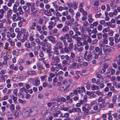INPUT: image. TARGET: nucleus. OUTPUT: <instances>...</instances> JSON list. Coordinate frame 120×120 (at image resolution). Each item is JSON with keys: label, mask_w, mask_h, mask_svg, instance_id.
<instances>
[{"label": "nucleus", "mask_w": 120, "mask_h": 120, "mask_svg": "<svg viewBox=\"0 0 120 120\" xmlns=\"http://www.w3.org/2000/svg\"><path fill=\"white\" fill-rule=\"evenodd\" d=\"M60 69L61 70L64 71L66 70L67 69L66 66L65 65L63 66V67H60Z\"/></svg>", "instance_id": "obj_62"}, {"label": "nucleus", "mask_w": 120, "mask_h": 120, "mask_svg": "<svg viewBox=\"0 0 120 120\" xmlns=\"http://www.w3.org/2000/svg\"><path fill=\"white\" fill-rule=\"evenodd\" d=\"M61 58L62 59H65L66 60H68L69 58V57L68 55L66 56L62 55L61 56Z\"/></svg>", "instance_id": "obj_30"}, {"label": "nucleus", "mask_w": 120, "mask_h": 120, "mask_svg": "<svg viewBox=\"0 0 120 120\" xmlns=\"http://www.w3.org/2000/svg\"><path fill=\"white\" fill-rule=\"evenodd\" d=\"M64 49L65 52H66L68 53L70 51L69 50L68 48V47H65Z\"/></svg>", "instance_id": "obj_61"}, {"label": "nucleus", "mask_w": 120, "mask_h": 120, "mask_svg": "<svg viewBox=\"0 0 120 120\" xmlns=\"http://www.w3.org/2000/svg\"><path fill=\"white\" fill-rule=\"evenodd\" d=\"M82 45V42L80 41L77 42V45L78 47H80Z\"/></svg>", "instance_id": "obj_55"}, {"label": "nucleus", "mask_w": 120, "mask_h": 120, "mask_svg": "<svg viewBox=\"0 0 120 120\" xmlns=\"http://www.w3.org/2000/svg\"><path fill=\"white\" fill-rule=\"evenodd\" d=\"M32 45H33V44H31L28 41L24 45L25 47H27L28 48H31Z\"/></svg>", "instance_id": "obj_17"}, {"label": "nucleus", "mask_w": 120, "mask_h": 120, "mask_svg": "<svg viewBox=\"0 0 120 120\" xmlns=\"http://www.w3.org/2000/svg\"><path fill=\"white\" fill-rule=\"evenodd\" d=\"M54 50V53L56 55H58L59 54V52L58 51V49L57 48L55 47L53 49Z\"/></svg>", "instance_id": "obj_27"}, {"label": "nucleus", "mask_w": 120, "mask_h": 120, "mask_svg": "<svg viewBox=\"0 0 120 120\" xmlns=\"http://www.w3.org/2000/svg\"><path fill=\"white\" fill-rule=\"evenodd\" d=\"M73 43H70L68 45V48L70 51H72L73 50Z\"/></svg>", "instance_id": "obj_21"}, {"label": "nucleus", "mask_w": 120, "mask_h": 120, "mask_svg": "<svg viewBox=\"0 0 120 120\" xmlns=\"http://www.w3.org/2000/svg\"><path fill=\"white\" fill-rule=\"evenodd\" d=\"M5 73V70H1L0 71V77H1L3 75H4Z\"/></svg>", "instance_id": "obj_38"}, {"label": "nucleus", "mask_w": 120, "mask_h": 120, "mask_svg": "<svg viewBox=\"0 0 120 120\" xmlns=\"http://www.w3.org/2000/svg\"><path fill=\"white\" fill-rule=\"evenodd\" d=\"M21 32L20 35L17 36V38L21 42H23L28 37V33L27 30L23 28L21 29Z\"/></svg>", "instance_id": "obj_1"}, {"label": "nucleus", "mask_w": 120, "mask_h": 120, "mask_svg": "<svg viewBox=\"0 0 120 120\" xmlns=\"http://www.w3.org/2000/svg\"><path fill=\"white\" fill-rule=\"evenodd\" d=\"M117 99V97L116 95H115L112 97V102L113 103L115 104L116 103V100Z\"/></svg>", "instance_id": "obj_31"}, {"label": "nucleus", "mask_w": 120, "mask_h": 120, "mask_svg": "<svg viewBox=\"0 0 120 120\" xmlns=\"http://www.w3.org/2000/svg\"><path fill=\"white\" fill-rule=\"evenodd\" d=\"M12 18L14 22L20 20L21 19V17L19 16L18 12L13 15Z\"/></svg>", "instance_id": "obj_3"}, {"label": "nucleus", "mask_w": 120, "mask_h": 120, "mask_svg": "<svg viewBox=\"0 0 120 120\" xmlns=\"http://www.w3.org/2000/svg\"><path fill=\"white\" fill-rule=\"evenodd\" d=\"M77 58L78 59L77 61L78 63H81L83 62V59L81 57H77Z\"/></svg>", "instance_id": "obj_33"}, {"label": "nucleus", "mask_w": 120, "mask_h": 120, "mask_svg": "<svg viewBox=\"0 0 120 120\" xmlns=\"http://www.w3.org/2000/svg\"><path fill=\"white\" fill-rule=\"evenodd\" d=\"M89 24L86 21H85L83 22V26L85 27L87 26Z\"/></svg>", "instance_id": "obj_63"}, {"label": "nucleus", "mask_w": 120, "mask_h": 120, "mask_svg": "<svg viewBox=\"0 0 120 120\" xmlns=\"http://www.w3.org/2000/svg\"><path fill=\"white\" fill-rule=\"evenodd\" d=\"M86 27L82 26L81 32L82 33H83L86 30Z\"/></svg>", "instance_id": "obj_52"}, {"label": "nucleus", "mask_w": 120, "mask_h": 120, "mask_svg": "<svg viewBox=\"0 0 120 120\" xmlns=\"http://www.w3.org/2000/svg\"><path fill=\"white\" fill-rule=\"evenodd\" d=\"M34 35H32V36L30 35L29 37V40L30 41H34V39L33 37V36Z\"/></svg>", "instance_id": "obj_43"}, {"label": "nucleus", "mask_w": 120, "mask_h": 120, "mask_svg": "<svg viewBox=\"0 0 120 120\" xmlns=\"http://www.w3.org/2000/svg\"><path fill=\"white\" fill-rule=\"evenodd\" d=\"M36 28L37 30L39 32H40L41 30V26H40L38 25L36 26Z\"/></svg>", "instance_id": "obj_40"}, {"label": "nucleus", "mask_w": 120, "mask_h": 120, "mask_svg": "<svg viewBox=\"0 0 120 120\" xmlns=\"http://www.w3.org/2000/svg\"><path fill=\"white\" fill-rule=\"evenodd\" d=\"M43 22V20L41 18L39 19L38 21V23L40 25H41L42 23Z\"/></svg>", "instance_id": "obj_64"}, {"label": "nucleus", "mask_w": 120, "mask_h": 120, "mask_svg": "<svg viewBox=\"0 0 120 120\" xmlns=\"http://www.w3.org/2000/svg\"><path fill=\"white\" fill-rule=\"evenodd\" d=\"M18 89H14L13 91V93L16 96H17V93Z\"/></svg>", "instance_id": "obj_49"}, {"label": "nucleus", "mask_w": 120, "mask_h": 120, "mask_svg": "<svg viewBox=\"0 0 120 120\" xmlns=\"http://www.w3.org/2000/svg\"><path fill=\"white\" fill-rule=\"evenodd\" d=\"M72 38L76 40V41H77V42H78V41H80L81 40V38L80 37L72 36Z\"/></svg>", "instance_id": "obj_20"}, {"label": "nucleus", "mask_w": 120, "mask_h": 120, "mask_svg": "<svg viewBox=\"0 0 120 120\" xmlns=\"http://www.w3.org/2000/svg\"><path fill=\"white\" fill-rule=\"evenodd\" d=\"M39 12L38 10H36L35 11L33 12V13H32V14H33L34 15H37L39 14Z\"/></svg>", "instance_id": "obj_48"}, {"label": "nucleus", "mask_w": 120, "mask_h": 120, "mask_svg": "<svg viewBox=\"0 0 120 120\" xmlns=\"http://www.w3.org/2000/svg\"><path fill=\"white\" fill-rule=\"evenodd\" d=\"M18 10L19 11V13L20 14L22 15L24 13V12L23 11L22 8L21 7H19L18 8Z\"/></svg>", "instance_id": "obj_19"}, {"label": "nucleus", "mask_w": 120, "mask_h": 120, "mask_svg": "<svg viewBox=\"0 0 120 120\" xmlns=\"http://www.w3.org/2000/svg\"><path fill=\"white\" fill-rule=\"evenodd\" d=\"M44 13L45 15L48 16H50L52 15V13L49 10H45Z\"/></svg>", "instance_id": "obj_18"}, {"label": "nucleus", "mask_w": 120, "mask_h": 120, "mask_svg": "<svg viewBox=\"0 0 120 120\" xmlns=\"http://www.w3.org/2000/svg\"><path fill=\"white\" fill-rule=\"evenodd\" d=\"M49 56L50 59L53 60L54 56V53H52V52H50L49 54Z\"/></svg>", "instance_id": "obj_26"}, {"label": "nucleus", "mask_w": 120, "mask_h": 120, "mask_svg": "<svg viewBox=\"0 0 120 120\" xmlns=\"http://www.w3.org/2000/svg\"><path fill=\"white\" fill-rule=\"evenodd\" d=\"M115 70L113 69H112L110 70L111 74V75H113L115 73Z\"/></svg>", "instance_id": "obj_57"}, {"label": "nucleus", "mask_w": 120, "mask_h": 120, "mask_svg": "<svg viewBox=\"0 0 120 120\" xmlns=\"http://www.w3.org/2000/svg\"><path fill=\"white\" fill-rule=\"evenodd\" d=\"M68 11L69 13L71 14L72 15H74L75 14L74 13V10L72 8H69V9Z\"/></svg>", "instance_id": "obj_39"}, {"label": "nucleus", "mask_w": 120, "mask_h": 120, "mask_svg": "<svg viewBox=\"0 0 120 120\" xmlns=\"http://www.w3.org/2000/svg\"><path fill=\"white\" fill-rule=\"evenodd\" d=\"M101 44H99V46H100V48L98 47H96L95 48V50L93 51V52L94 53V52H98V54L99 55H101L102 54V47H101Z\"/></svg>", "instance_id": "obj_4"}, {"label": "nucleus", "mask_w": 120, "mask_h": 120, "mask_svg": "<svg viewBox=\"0 0 120 120\" xmlns=\"http://www.w3.org/2000/svg\"><path fill=\"white\" fill-rule=\"evenodd\" d=\"M83 48L81 47L78 48H75L74 50H76V49H77L78 52H81L83 50Z\"/></svg>", "instance_id": "obj_35"}, {"label": "nucleus", "mask_w": 120, "mask_h": 120, "mask_svg": "<svg viewBox=\"0 0 120 120\" xmlns=\"http://www.w3.org/2000/svg\"><path fill=\"white\" fill-rule=\"evenodd\" d=\"M79 66L78 64L76 63H73L71 65V67L72 68H74V67H77Z\"/></svg>", "instance_id": "obj_37"}, {"label": "nucleus", "mask_w": 120, "mask_h": 120, "mask_svg": "<svg viewBox=\"0 0 120 120\" xmlns=\"http://www.w3.org/2000/svg\"><path fill=\"white\" fill-rule=\"evenodd\" d=\"M52 33L57 36L59 34L57 32V30L56 29H55L53 30L52 31Z\"/></svg>", "instance_id": "obj_32"}, {"label": "nucleus", "mask_w": 120, "mask_h": 120, "mask_svg": "<svg viewBox=\"0 0 120 120\" xmlns=\"http://www.w3.org/2000/svg\"><path fill=\"white\" fill-rule=\"evenodd\" d=\"M52 4L53 6L56 9V11H57L58 9V6L56 4L53 3H52Z\"/></svg>", "instance_id": "obj_56"}, {"label": "nucleus", "mask_w": 120, "mask_h": 120, "mask_svg": "<svg viewBox=\"0 0 120 120\" xmlns=\"http://www.w3.org/2000/svg\"><path fill=\"white\" fill-rule=\"evenodd\" d=\"M36 26V23L35 22H32L30 26V30H34L35 29V27Z\"/></svg>", "instance_id": "obj_12"}, {"label": "nucleus", "mask_w": 120, "mask_h": 120, "mask_svg": "<svg viewBox=\"0 0 120 120\" xmlns=\"http://www.w3.org/2000/svg\"><path fill=\"white\" fill-rule=\"evenodd\" d=\"M61 116L63 117H65L66 118L68 117L69 116V114L67 113H66L64 114H61Z\"/></svg>", "instance_id": "obj_44"}, {"label": "nucleus", "mask_w": 120, "mask_h": 120, "mask_svg": "<svg viewBox=\"0 0 120 120\" xmlns=\"http://www.w3.org/2000/svg\"><path fill=\"white\" fill-rule=\"evenodd\" d=\"M98 42V40L97 39H95L93 40L91 44H96Z\"/></svg>", "instance_id": "obj_60"}, {"label": "nucleus", "mask_w": 120, "mask_h": 120, "mask_svg": "<svg viewBox=\"0 0 120 120\" xmlns=\"http://www.w3.org/2000/svg\"><path fill=\"white\" fill-rule=\"evenodd\" d=\"M62 86V87H61V89L62 91L63 90L65 92V89L66 88V85H64V86Z\"/></svg>", "instance_id": "obj_54"}, {"label": "nucleus", "mask_w": 120, "mask_h": 120, "mask_svg": "<svg viewBox=\"0 0 120 120\" xmlns=\"http://www.w3.org/2000/svg\"><path fill=\"white\" fill-rule=\"evenodd\" d=\"M101 46V47H102L103 49L104 52H105L107 51L111 52L112 51V50L110 49V46L102 44Z\"/></svg>", "instance_id": "obj_6"}, {"label": "nucleus", "mask_w": 120, "mask_h": 120, "mask_svg": "<svg viewBox=\"0 0 120 120\" xmlns=\"http://www.w3.org/2000/svg\"><path fill=\"white\" fill-rule=\"evenodd\" d=\"M69 29V27L68 26H66L64 27L62 29V31L64 32L67 31Z\"/></svg>", "instance_id": "obj_41"}, {"label": "nucleus", "mask_w": 120, "mask_h": 120, "mask_svg": "<svg viewBox=\"0 0 120 120\" xmlns=\"http://www.w3.org/2000/svg\"><path fill=\"white\" fill-rule=\"evenodd\" d=\"M39 56L40 57H43L44 56V54L42 51H40L39 53Z\"/></svg>", "instance_id": "obj_59"}, {"label": "nucleus", "mask_w": 120, "mask_h": 120, "mask_svg": "<svg viewBox=\"0 0 120 120\" xmlns=\"http://www.w3.org/2000/svg\"><path fill=\"white\" fill-rule=\"evenodd\" d=\"M12 13V11L10 9L7 11V16L8 19H10L11 17V15Z\"/></svg>", "instance_id": "obj_11"}, {"label": "nucleus", "mask_w": 120, "mask_h": 120, "mask_svg": "<svg viewBox=\"0 0 120 120\" xmlns=\"http://www.w3.org/2000/svg\"><path fill=\"white\" fill-rule=\"evenodd\" d=\"M5 11L3 9H1L0 10V14L4 15L5 14Z\"/></svg>", "instance_id": "obj_58"}, {"label": "nucleus", "mask_w": 120, "mask_h": 120, "mask_svg": "<svg viewBox=\"0 0 120 120\" xmlns=\"http://www.w3.org/2000/svg\"><path fill=\"white\" fill-rule=\"evenodd\" d=\"M13 113L14 116H15V117H18L21 114V112H18L16 110H15L14 111Z\"/></svg>", "instance_id": "obj_14"}, {"label": "nucleus", "mask_w": 120, "mask_h": 120, "mask_svg": "<svg viewBox=\"0 0 120 120\" xmlns=\"http://www.w3.org/2000/svg\"><path fill=\"white\" fill-rule=\"evenodd\" d=\"M10 110L11 111H13L15 109V106L13 104H11L10 106Z\"/></svg>", "instance_id": "obj_34"}, {"label": "nucleus", "mask_w": 120, "mask_h": 120, "mask_svg": "<svg viewBox=\"0 0 120 120\" xmlns=\"http://www.w3.org/2000/svg\"><path fill=\"white\" fill-rule=\"evenodd\" d=\"M33 84L35 86H37L40 83V81L38 80H34L33 82Z\"/></svg>", "instance_id": "obj_22"}, {"label": "nucleus", "mask_w": 120, "mask_h": 120, "mask_svg": "<svg viewBox=\"0 0 120 120\" xmlns=\"http://www.w3.org/2000/svg\"><path fill=\"white\" fill-rule=\"evenodd\" d=\"M9 56L8 54H6L3 57L4 60L3 62V64L4 65H8L7 64V61H8L9 58Z\"/></svg>", "instance_id": "obj_8"}, {"label": "nucleus", "mask_w": 120, "mask_h": 120, "mask_svg": "<svg viewBox=\"0 0 120 120\" xmlns=\"http://www.w3.org/2000/svg\"><path fill=\"white\" fill-rule=\"evenodd\" d=\"M99 89V87L98 86L93 85L91 86V89L93 90H98Z\"/></svg>", "instance_id": "obj_16"}, {"label": "nucleus", "mask_w": 120, "mask_h": 120, "mask_svg": "<svg viewBox=\"0 0 120 120\" xmlns=\"http://www.w3.org/2000/svg\"><path fill=\"white\" fill-rule=\"evenodd\" d=\"M31 44H33L34 45H32V46H31V49L32 50H34L36 49V47L35 46V45H36V43L34 41L32 42H31Z\"/></svg>", "instance_id": "obj_29"}, {"label": "nucleus", "mask_w": 120, "mask_h": 120, "mask_svg": "<svg viewBox=\"0 0 120 120\" xmlns=\"http://www.w3.org/2000/svg\"><path fill=\"white\" fill-rule=\"evenodd\" d=\"M85 58L87 61L91 60L92 58L91 52H89L88 55L85 56Z\"/></svg>", "instance_id": "obj_9"}, {"label": "nucleus", "mask_w": 120, "mask_h": 120, "mask_svg": "<svg viewBox=\"0 0 120 120\" xmlns=\"http://www.w3.org/2000/svg\"><path fill=\"white\" fill-rule=\"evenodd\" d=\"M72 4L74 9L75 10L77 8L78 4L76 3L75 1H74L73 2Z\"/></svg>", "instance_id": "obj_23"}, {"label": "nucleus", "mask_w": 120, "mask_h": 120, "mask_svg": "<svg viewBox=\"0 0 120 120\" xmlns=\"http://www.w3.org/2000/svg\"><path fill=\"white\" fill-rule=\"evenodd\" d=\"M30 114V116H33L35 115L38 112V109L36 106H34L31 108H28Z\"/></svg>", "instance_id": "obj_2"}, {"label": "nucleus", "mask_w": 120, "mask_h": 120, "mask_svg": "<svg viewBox=\"0 0 120 120\" xmlns=\"http://www.w3.org/2000/svg\"><path fill=\"white\" fill-rule=\"evenodd\" d=\"M79 26L78 24H76L75 25L73 29L74 31H75L78 30H79Z\"/></svg>", "instance_id": "obj_24"}, {"label": "nucleus", "mask_w": 120, "mask_h": 120, "mask_svg": "<svg viewBox=\"0 0 120 120\" xmlns=\"http://www.w3.org/2000/svg\"><path fill=\"white\" fill-rule=\"evenodd\" d=\"M28 108H26L23 111L22 115L23 117L26 118L29 116H30V112Z\"/></svg>", "instance_id": "obj_5"}, {"label": "nucleus", "mask_w": 120, "mask_h": 120, "mask_svg": "<svg viewBox=\"0 0 120 120\" xmlns=\"http://www.w3.org/2000/svg\"><path fill=\"white\" fill-rule=\"evenodd\" d=\"M35 72L34 71H29L27 72V75H34L35 74Z\"/></svg>", "instance_id": "obj_28"}, {"label": "nucleus", "mask_w": 120, "mask_h": 120, "mask_svg": "<svg viewBox=\"0 0 120 120\" xmlns=\"http://www.w3.org/2000/svg\"><path fill=\"white\" fill-rule=\"evenodd\" d=\"M105 24L107 26L109 27H110L112 28H114L115 27V25L114 24H112V22H109L106 23Z\"/></svg>", "instance_id": "obj_15"}, {"label": "nucleus", "mask_w": 120, "mask_h": 120, "mask_svg": "<svg viewBox=\"0 0 120 120\" xmlns=\"http://www.w3.org/2000/svg\"><path fill=\"white\" fill-rule=\"evenodd\" d=\"M86 93L87 95H90L92 97L93 96L94 97V96H93L94 94L93 93L90 92V91H87L86 92Z\"/></svg>", "instance_id": "obj_42"}, {"label": "nucleus", "mask_w": 120, "mask_h": 120, "mask_svg": "<svg viewBox=\"0 0 120 120\" xmlns=\"http://www.w3.org/2000/svg\"><path fill=\"white\" fill-rule=\"evenodd\" d=\"M57 67L54 68L53 66L51 68V70L52 71L56 72L58 71L59 70L60 68V65L59 64H57Z\"/></svg>", "instance_id": "obj_10"}, {"label": "nucleus", "mask_w": 120, "mask_h": 120, "mask_svg": "<svg viewBox=\"0 0 120 120\" xmlns=\"http://www.w3.org/2000/svg\"><path fill=\"white\" fill-rule=\"evenodd\" d=\"M109 27H107L104 29L103 30L102 32L103 33L107 32L108 31H109Z\"/></svg>", "instance_id": "obj_45"}, {"label": "nucleus", "mask_w": 120, "mask_h": 120, "mask_svg": "<svg viewBox=\"0 0 120 120\" xmlns=\"http://www.w3.org/2000/svg\"><path fill=\"white\" fill-rule=\"evenodd\" d=\"M48 38L52 43L55 44L56 43V41L55 40V38L51 36H49L48 37Z\"/></svg>", "instance_id": "obj_13"}, {"label": "nucleus", "mask_w": 120, "mask_h": 120, "mask_svg": "<svg viewBox=\"0 0 120 120\" xmlns=\"http://www.w3.org/2000/svg\"><path fill=\"white\" fill-rule=\"evenodd\" d=\"M3 8L4 10L6 11H7L8 9V6L6 5L3 6Z\"/></svg>", "instance_id": "obj_53"}, {"label": "nucleus", "mask_w": 120, "mask_h": 120, "mask_svg": "<svg viewBox=\"0 0 120 120\" xmlns=\"http://www.w3.org/2000/svg\"><path fill=\"white\" fill-rule=\"evenodd\" d=\"M75 31V34L73 35L72 36L78 37V36L81 35V33L78 31V30H77Z\"/></svg>", "instance_id": "obj_25"}, {"label": "nucleus", "mask_w": 120, "mask_h": 120, "mask_svg": "<svg viewBox=\"0 0 120 120\" xmlns=\"http://www.w3.org/2000/svg\"><path fill=\"white\" fill-rule=\"evenodd\" d=\"M103 43L105 44H107L108 43V40L107 38H103Z\"/></svg>", "instance_id": "obj_46"}, {"label": "nucleus", "mask_w": 120, "mask_h": 120, "mask_svg": "<svg viewBox=\"0 0 120 120\" xmlns=\"http://www.w3.org/2000/svg\"><path fill=\"white\" fill-rule=\"evenodd\" d=\"M20 91L22 92H25L26 93H27L28 92V90H27L24 87H22L20 89Z\"/></svg>", "instance_id": "obj_36"}, {"label": "nucleus", "mask_w": 120, "mask_h": 120, "mask_svg": "<svg viewBox=\"0 0 120 120\" xmlns=\"http://www.w3.org/2000/svg\"><path fill=\"white\" fill-rule=\"evenodd\" d=\"M37 64V68L38 70H40L42 68V67L41 64Z\"/></svg>", "instance_id": "obj_47"}, {"label": "nucleus", "mask_w": 120, "mask_h": 120, "mask_svg": "<svg viewBox=\"0 0 120 120\" xmlns=\"http://www.w3.org/2000/svg\"><path fill=\"white\" fill-rule=\"evenodd\" d=\"M19 6V3L17 1H16L13 7L12 11L14 13H16L17 12L18 9L17 8Z\"/></svg>", "instance_id": "obj_7"}, {"label": "nucleus", "mask_w": 120, "mask_h": 120, "mask_svg": "<svg viewBox=\"0 0 120 120\" xmlns=\"http://www.w3.org/2000/svg\"><path fill=\"white\" fill-rule=\"evenodd\" d=\"M8 76L7 75H3L1 77H0L3 80H5L8 78Z\"/></svg>", "instance_id": "obj_50"}, {"label": "nucleus", "mask_w": 120, "mask_h": 120, "mask_svg": "<svg viewBox=\"0 0 120 120\" xmlns=\"http://www.w3.org/2000/svg\"><path fill=\"white\" fill-rule=\"evenodd\" d=\"M80 16V12L78 11L77 12L76 14L75 18L76 19H78L79 17Z\"/></svg>", "instance_id": "obj_51"}]
</instances>
